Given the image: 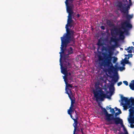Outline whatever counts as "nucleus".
Wrapping results in <instances>:
<instances>
[{
    "label": "nucleus",
    "instance_id": "f257e3e1",
    "mask_svg": "<svg viewBox=\"0 0 134 134\" xmlns=\"http://www.w3.org/2000/svg\"><path fill=\"white\" fill-rule=\"evenodd\" d=\"M108 53L103 54L102 57L99 56L98 58V63L100 66L103 67L106 71L108 72L113 71L114 72V77L113 79L114 82L111 83L109 86V92L110 96L107 97L104 92L102 91L99 87V83L95 84V90L93 91L94 97L96 99L97 101L98 100L103 101L105 98L110 99V97L114 93V85L117 82L119 79L117 71L118 68H115L113 63H115L118 59L117 57L112 56L113 54V51L109 49H108Z\"/></svg>",
    "mask_w": 134,
    "mask_h": 134
},
{
    "label": "nucleus",
    "instance_id": "f03ea898",
    "mask_svg": "<svg viewBox=\"0 0 134 134\" xmlns=\"http://www.w3.org/2000/svg\"><path fill=\"white\" fill-rule=\"evenodd\" d=\"M72 9H66L67 13L69 14L67 20V23L65 26L66 33L62 37H61L62 44L60 47L61 52L59 53L61 54L63 53L64 49L70 43L71 41H73L74 38L73 37L74 32L69 29L74 24V23L72 20V16H75L76 15L73 11Z\"/></svg>",
    "mask_w": 134,
    "mask_h": 134
},
{
    "label": "nucleus",
    "instance_id": "7ed1b4c3",
    "mask_svg": "<svg viewBox=\"0 0 134 134\" xmlns=\"http://www.w3.org/2000/svg\"><path fill=\"white\" fill-rule=\"evenodd\" d=\"M132 27L130 21L127 20L122 23L121 28L119 29L117 31L116 29H115V30L116 35L119 36V39L123 40L124 38L125 35H128L129 34L128 31Z\"/></svg>",
    "mask_w": 134,
    "mask_h": 134
},
{
    "label": "nucleus",
    "instance_id": "20e7f679",
    "mask_svg": "<svg viewBox=\"0 0 134 134\" xmlns=\"http://www.w3.org/2000/svg\"><path fill=\"white\" fill-rule=\"evenodd\" d=\"M102 110L105 115L104 119L106 121V124L108 125L113 124L114 122L113 121L116 125L120 124L121 125H123V121L121 119L119 118H115L113 115L108 113L105 108H103Z\"/></svg>",
    "mask_w": 134,
    "mask_h": 134
},
{
    "label": "nucleus",
    "instance_id": "39448f33",
    "mask_svg": "<svg viewBox=\"0 0 134 134\" xmlns=\"http://www.w3.org/2000/svg\"><path fill=\"white\" fill-rule=\"evenodd\" d=\"M121 102L120 104L122 105L124 110H126L127 109L131 107L130 105H134V98L131 97L128 99L121 95Z\"/></svg>",
    "mask_w": 134,
    "mask_h": 134
},
{
    "label": "nucleus",
    "instance_id": "423d86ee",
    "mask_svg": "<svg viewBox=\"0 0 134 134\" xmlns=\"http://www.w3.org/2000/svg\"><path fill=\"white\" fill-rule=\"evenodd\" d=\"M64 80L66 85L65 87L66 92L68 94L70 99L71 100H72V95L71 94V91L68 88V87L71 88L72 87V86L71 84L68 83L65 80V79H64Z\"/></svg>",
    "mask_w": 134,
    "mask_h": 134
},
{
    "label": "nucleus",
    "instance_id": "0eeeda50",
    "mask_svg": "<svg viewBox=\"0 0 134 134\" xmlns=\"http://www.w3.org/2000/svg\"><path fill=\"white\" fill-rule=\"evenodd\" d=\"M129 123L130 124V127L134 128V115L130 114L127 118Z\"/></svg>",
    "mask_w": 134,
    "mask_h": 134
},
{
    "label": "nucleus",
    "instance_id": "6e6552de",
    "mask_svg": "<svg viewBox=\"0 0 134 134\" xmlns=\"http://www.w3.org/2000/svg\"><path fill=\"white\" fill-rule=\"evenodd\" d=\"M116 7L120 8H130V7L125 8L124 7L123 4L121 1H117L116 3Z\"/></svg>",
    "mask_w": 134,
    "mask_h": 134
},
{
    "label": "nucleus",
    "instance_id": "1a4fd4ad",
    "mask_svg": "<svg viewBox=\"0 0 134 134\" xmlns=\"http://www.w3.org/2000/svg\"><path fill=\"white\" fill-rule=\"evenodd\" d=\"M69 1H70L71 2H72L74 1H77V2H80L82 0H66L65 2L66 6V8H71L69 4L68 3V2Z\"/></svg>",
    "mask_w": 134,
    "mask_h": 134
},
{
    "label": "nucleus",
    "instance_id": "9d476101",
    "mask_svg": "<svg viewBox=\"0 0 134 134\" xmlns=\"http://www.w3.org/2000/svg\"><path fill=\"white\" fill-rule=\"evenodd\" d=\"M129 58H127L126 57H125L124 59L122 60L121 61V64L123 65V66H124L125 64H127V63L129 61Z\"/></svg>",
    "mask_w": 134,
    "mask_h": 134
},
{
    "label": "nucleus",
    "instance_id": "9b49d317",
    "mask_svg": "<svg viewBox=\"0 0 134 134\" xmlns=\"http://www.w3.org/2000/svg\"><path fill=\"white\" fill-rule=\"evenodd\" d=\"M72 119L74 120V123L73 124V126L74 128L73 134H75V132L77 129V125L78 122L75 119H74L73 118Z\"/></svg>",
    "mask_w": 134,
    "mask_h": 134
},
{
    "label": "nucleus",
    "instance_id": "f8f14e48",
    "mask_svg": "<svg viewBox=\"0 0 134 134\" xmlns=\"http://www.w3.org/2000/svg\"><path fill=\"white\" fill-rule=\"evenodd\" d=\"M134 47L133 46L129 47L127 48H125V50L127 51L128 53H131L132 52V51L133 50Z\"/></svg>",
    "mask_w": 134,
    "mask_h": 134
},
{
    "label": "nucleus",
    "instance_id": "ddd939ff",
    "mask_svg": "<svg viewBox=\"0 0 134 134\" xmlns=\"http://www.w3.org/2000/svg\"><path fill=\"white\" fill-rule=\"evenodd\" d=\"M60 68L61 69V71L62 73L63 74H65L66 73V69L65 68H64L63 67H62V64L61 63V60L60 59Z\"/></svg>",
    "mask_w": 134,
    "mask_h": 134
},
{
    "label": "nucleus",
    "instance_id": "4468645a",
    "mask_svg": "<svg viewBox=\"0 0 134 134\" xmlns=\"http://www.w3.org/2000/svg\"><path fill=\"white\" fill-rule=\"evenodd\" d=\"M115 111H117V112L115 113V116H116L118 115L121 113V111L120 109H118L116 107L115 108Z\"/></svg>",
    "mask_w": 134,
    "mask_h": 134
},
{
    "label": "nucleus",
    "instance_id": "2eb2a0df",
    "mask_svg": "<svg viewBox=\"0 0 134 134\" xmlns=\"http://www.w3.org/2000/svg\"><path fill=\"white\" fill-rule=\"evenodd\" d=\"M132 82L130 84L129 86L131 89L134 90V80H132Z\"/></svg>",
    "mask_w": 134,
    "mask_h": 134
},
{
    "label": "nucleus",
    "instance_id": "dca6fc26",
    "mask_svg": "<svg viewBox=\"0 0 134 134\" xmlns=\"http://www.w3.org/2000/svg\"><path fill=\"white\" fill-rule=\"evenodd\" d=\"M120 9V11L123 12L124 13L126 14L128 13V10L129 9Z\"/></svg>",
    "mask_w": 134,
    "mask_h": 134
},
{
    "label": "nucleus",
    "instance_id": "f3484780",
    "mask_svg": "<svg viewBox=\"0 0 134 134\" xmlns=\"http://www.w3.org/2000/svg\"><path fill=\"white\" fill-rule=\"evenodd\" d=\"M130 107L129 108L130 109H129V111L130 114H131L133 112V108L132 106L134 105H130Z\"/></svg>",
    "mask_w": 134,
    "mask_h": 134
},
{
    "label": "nucleus",
    "instance_id": "a211bd4d",
    "mask_svg": "<svg viewBox=\"0 0 134 134\" xmlns=\"http://www.w3.org/2000/svg\"><path fill=\"white\" fill-rule=\"evenodd\" d=\"M124 67V66H123V67H114L115 68H118V70L119 69L120 71H122L124 70L125 69V68Z\"/></svg>",
    "mask_w": 134,
    "mask_h": 134
},
{
    "label": "nucleus",
    "instance_id": "6ab92c4d",
    "mask_svg": "<svg viewBox=\"0 0 134 134\" xmlns=\"http://www.w3.org/2000/svg\"><path fill=\"white\" fill-rule=\"evenodd\" d=\"M72 109H70V108H69V109L68 110V114L70 115L71 118L72 119V116L71 114L72 112Z\"/></svg>",
    "mask_w": 134,
    "mask_h": 134
},
{
    "label": "nucleus",
    "instance_id": "aec40b11",
    "mask_svg": "<svg viewBox=\"0 0 134 134\" xmlns=\"http://www.w3.org/2000/svg\"><path fill=\"white\" fill-rule=\"evenodd\" d=\"M111 41L112 42H113L114 43H115L117 42V40L116 38H111Z\"/></svg>",
    "mask_w": 134,
    "mask_h": 134
},
{
    "label": "nucleus",
    "instance_id": "412c9836",
    "mask_svg": "<svg viewBox=\"0 0 134 134\" xmlns=\"http://www.w3.org/2000/svg\"><path fill=\"white\" fill-rule=\"evenodd\" d=\"M69 54H71L72 53V48L70 47V49L68 51Z\"/></svg>",
    "mask_w": 134,
    "mask_h": 134
},
{
    "label": "nucleus",
    "instance_id": "4be33fe9",
    "mask_svg": "<svg viewBox=\"0 0 134 134\" xmlns=\"http://www.w3.org/2000/svg\"><path fill=\"white\" fill-rule=\"evenodd\" d=\"M113 45V46L115 48H117L119 46V45L117 42L115 43V44Z\"/></svg>",
    "mask_w": 134,
    "mask_h": 134
},
{
    "label": "nucleus",
    "instance_id": "5701e85b",
    "mask_svg": "<svg viewBox=\"0 0 134 134\" xmlns=\"http://www.w3.org/2000/svg\"><path fill=\"white\" fill-rule=\"evenodd\" d=\"M132 54H128V55L125 54V57L128 56V58L132 57Z\"/></svg>",
    "mask_w": 134,
    "mask_h": 134
},
{
    "label": "nucleus",
    "instance_id": "b1692460",
    "mask_svg": "<svg viewBox=\"0 0 134 134\" xmlns=\"http://www.w3.org/2000/svg\"><path fill=\"white\" fill-rule=\"evenodd\" d=\"M110 111L112 114H114L115 113V111L114 109L113 108L111 109L110 110Z\"/></svg>",
    "mask_w": 134,
    "mask_h": 134
},
{
    "label": "nucleus",
    "instance_id": "393cba45",
    "mask_svg": "<svg viewBox=\"0 0 134 134\" xmlns=\"http://www.w3.org/2000/svg\"><path fill=\"white\" fill-rule=\"evenodd\" d=\"M97 44L99 46H102L103 45V44L101 43L100 41L99 40L98 41Z\"/></svg>",
    "mask_w": 134,
    "mask_h": 134
},
{
    "label": "nucleus",
    "instance_id": "a878e982",
    "mask_svg": "<svg viewBox=\"0 0 134 134\" xmlns=\"http://www.w3.org/2000/svg\"><path fill=\"white\" fill-rule=\"evenodd\" d=\"M123 82L124 83V84H125L126 86H127L128 85V82L126 81H123Z\"/></svg>",
    "mask_w": 134,
    "mask_h": 134
},
{
    "label": "nucleus",
    "instance_id": "bb28decb",
    "mask_svg": "<svg viewBox=\"0 0 134 134\" xmlns=\"http://www.w3.org/2000/svg\"><path fill=\"white\" fill-rule=\"evenodd\" d=\"M133 17V15H127V17L128 18L131 19Z\"/></svg>",
    "mask_w": 134,
    "mask_h": 134
},
{
    "label": "nucleus",
    "instance_id": "cd10ccee",
    "mask_svg": "<svg viewBox=\"0 0 134 134\" xmlns=\"http://www.w3.org/2000/svg\"><path fill=\"white\" fill-rule=\"evenodd\" d=\"M113 46V45H112L110 47H109V49H112L113 50L115 48V47H114Z\"/></svg>",
    "mask_w": 134,
    "mask_h": 134
},
{
    "label": "nucleus",
    "instance_id": "c85d7f7f",
    "mask_svg": "<svg viewBox=\"0 0 134 134\" xmlns=\"http://www.w3.org/2000/svg\"><path fill=\"white\" fill-rule=\"evenodd\" d=\"M121 126L122 127H123V130H124V131H126V128H125L124 126V125H121Z\"/></svg>",
    "mask_w": 134,
    "mask_h": 134
},
{
    "label": "nucleus",
    "instance_id": "c756f323",
    "mask_svg": "<svg viewBox=\"0 0 134 134\" xmlns=\"http://www.w3.org/2000/svg\"><path fill=\"white\" fill-rule=\"evenodd\" d=\"M74 105L72 104V102H71L70 107V109H72V107H73Z\"/></svg>",
    "mask_w": 134,
    "mask_h": 134
},
{
    "label": "nucleus",
    "instance_id": "7c9ffc66",
    "mask_svg": "<svg viewBox=\"0 0 134 134\" xmlns=\"http://www.w3.org/2000/svg\"><path fill=\"white\" fill-rule=\"evenodd\" d=\"M122 84V82H120L118 83L117 85L118 86H119Z\"/></svg>",
    "mask_w": 134,
    "mask_h": 134
},
{
    "label": "nucleus",
    "instance_id": "2f4dec72",
    "mask_svg": "<svg viewBox=\"0 0 134 134\" xmlns=\"http://www.w3.org/2000/svg\"><path fill=\"white\" fill-rule=\"evenodd\" d=\"M106 108L107 109H111V107L110 106H107L106 107Z\"/></svg>",
    "mask_w": 134,
    "mask_h": 134
},
{
    "label": "nucleus",
    "instance_id": "473e14b6",
    "mask_svg": "<svg viewBox=\"0 0 134 134\" xmlns=\"http://www.w3.org/2000/svg\"><path fill=\"white\" fill-rule=\"evenodd\" d=\"M100 28L102 30H104L105 29V27L103 26H100Z\"/></svg>",
    "mask_w": 134,
    "mask_h": 134
},
{
    "label": "nucleus",
    "instance_id": "72a5a7b5",
    "mask_svg": "<svg viewBox=\"0 0 134 134\" xmlns=\"http://www.w3.org/2000/svg\"><path fill=\"white\" fill-rule=\"evenodd\" d=\"M127 64H128L130 66H131V63L130 62H129V60L128 61V62H127Z\"/></svg>",
    "mask_w": 134,
    "mask_h": 134
},
{
    "label": "nucleus",
    "instance_id": "f704fd0d",
    "mask_svg": "<svg viewBox=\"0 0 134 134\" xmlns=\"http://www.w3.org/2000/svg\"><path fill=\"white\" fill-rule=\"evenodd\" d=\"M77 17H79V16H80V15H79V14H77Z\"/></svg>",
    "mask_w": 134,
    "mask_h": 134
},
{
    "label": "nucleus",
    "instance_id": "c9c22d12",
    "mask_svg": "<svg viewBox=\"0 0 134 134\" xmlns=\"http://www.w3.org/2000/svg\"><path fill=\"white\" fill-rule=\"evenodd\" d=\"M111 34L113 36V33L112 31L111 30Z\"/></svg>",
    "mask_w": 134,
    "mask_h": 134
},
{
    "label": "nucleus",
    "instance_id": "e433bc0d",
    "mask_svg": "<svg viewBox=\"0 0 134 134\" xmlns=\"http://www.w3.org/2000/svg\"><path fill=\"white\" fill-rule=\"evenodd\" d=\"M132 43L133 44V45L134 46V42H132Z\"/></svg>",
    "mask_w": 134,
    "mask_h": 134
},
{
    "label": "nucleus",
    "instance_id": "4c0bfd02",
    "mask_svg": "<svg viewBox=\"0 0 134 134\" xmlns=\"http://www.w3.org/2000/svg\"><path fill=\"white\" fill-rule=\"evenodd\" d=\"M120 49H121V50H123V49L122 48H121Z\"/></svg>",
    "mask_w": 134,
    "mask_h": 134
}]
</instances>
